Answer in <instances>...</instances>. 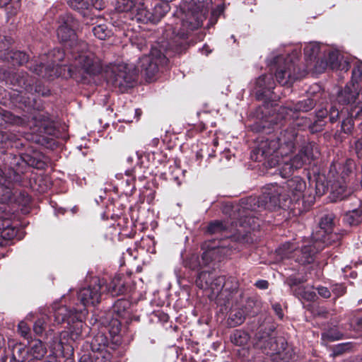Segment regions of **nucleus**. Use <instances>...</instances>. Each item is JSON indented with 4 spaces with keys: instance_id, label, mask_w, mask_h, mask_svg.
Listing matches in <instances>:
<instances>
[{
    "instance_id": "37",
    "label": "nucleus",
    "mask_w": 362,
    "mask_h": 362,
    "mask_svg": "<svg viewBox=\"0 0 362 362\" xmlns=\"http://www.w3.org/2000/svg\"><path fill=\"white\" fill-rule=\"evenodd\" d=\"M355 344L351 341L338 344L334 346L332 356L335 357L349 352L355 346Z\"/></svg>"
},
{
    "instance_id": "1",
    "label": "nucleus",
    "mask_w": 362,
    "mask_h": 362,
    "mask_svg": "<svg viewBox=\"0 0 362 362\" xmlns=\"http://www.w3.org/2000/svg\"><path fill=\"white\" fill-rule=\"evenodd\" d=\"M211 0H191L184 2L173 16V23L167 25L164 37L166 41L152 47L149 54L139 59L137 66L151 81L158 72L159 67L167 64L170 52L180 53L185 48L189 35L201 28L206 18Z\"/></svg>"
},
{
    "instance_id": "7",
    "label": "nucleus",
    "mask_w": 362,
    "mask_h": 362,
    "mask_svg": "<svg viewBox=\"0 0 362 362\" xmlns=\"http://www.w3.org/2000/svg\"><path fill=\"white\" fill-rule=\"evenodd\" d=\"M11 83L16 87L11 95L13 103H22L25 107L34 105L35 93L42 96L49 95L48 89L40 84H37L35 80L24 71L15 74L12 77Z\"/></svg>"
},
{
    "instance_id": "24",
    "label": "nucleus",
    "mask_w": 362,
    "mask_h": 362,
    "mask_svg": "<svg viewBox=\"0 0 362 362\" xmlns=\"http://www.w3.org/2000/svg\"><path fill=\"white\" fill-rule=\"evenodd\" d=\"M248 315L247 307L240 308L231 310L228 319V323L231 327H236L243 324Z\"/></svg>"
},
{
    "instance_id": "31",
    "label": "nucleus",
    "mask_w": 362,
    "mask_h": 362,
    "mask_svg": "<svg viewBox=\"0 0 362 362\" xmlns=\"http://www.w3.org/2000/svg\"><path fill=\"white\" fill-rule=\"evenodd\" d=\"M107 339L102 334H97L91 341V349L93 351L102 353L107 348Z\"/></svg>"
},
{
    "instance_id": "9",
    "label": "nucleus",
    "mask_w": 362,
    "mask_h": 362,
    "mask_svg": "<svg viewBox=\"0 0 362 362\" xmlns=\"http://www.w3.org/2000/svg\"><path fill=\"white\" fill-rule=\"evenodd\" d=\"M105 283L103 280L99 278H93L91 283L87 287L81 288L78 293V299L81 305H76L71 309L75 311L73 319L81 320L84 319L88 313L86 307L89 305H95L100 301L102 293L105 290L103 289Z\"/></svg>"
},
{
    "instance_id": "38",
    "label": "nucleus",
    "mask_w": 362,
    "mask_h": 362,
    "mask_svg": "<svg viewBox=\"0 0 362 362\" xmlns=\"http://www.w3.org/2000/svg\"><path fill=\"white\" fill-rule=\"evenodd\" d=\"M343 56L337 50L330 51L328 54L327 65L332 69H337L340 66L339 62L343 59Z\"/></svg>"
},
{
    "instance_id": "56",
    "label": "nucleus",
    "mask_w": 362,
    "mask_h": 362,
    "mask_svg": "<svg viewBox=\"0 0 362 362\" xmlns=\"http://www.w3.org/2000/svg\"><path fill=\"white\" fill-rule=\"evenodd\" d=\"M339 65L340 66L336 69L337 70L344 71L345 72H346L349 69V63L346 59H343L342 60H341L339 62Z\"/></svg>"
},
{
    "instance_id": "43",
    "label": "nucleus",
    "mask_w": 362,
    "mask_h": 362,
    "mask_svg": "<svg viewBox=\"0 0 362 362\" xmlns=\"http://www.w3.org/2000/svg\"><path fill=\"white\" fill-rule=\"evenodd\" d=\"M13 40L11 37L0 36V52H4L6 53L9 52V46L12 44Z\"/></svg>"
},
{
    "instance_id": "28",
    "label": "nucleus",
    "mask_w": 362,
    "mask_h": 362,
    "mask_svg": "<svg viewBox=\"0 0 362 362\" xmlns=\"http://www.w3.org/2000/svg\"><path fill=\"white\" fill-rule=\"evenodd\" d=\"M170 9L167 2L157 4L154 6L153 11H151L152 23H156L168 12Z\"/></svg>"
},
{
    "instance_id": "54",
    "label": "nucleus",
    "mask_w": 362,
    "mask_h": 362,
    "mask_svg": "<svg viewBox=\"0 0 362 362\" xmlns=\"http://www.w3.org/2000/svg\"><path fill=\"white\" fill-rule=\"evenodd\" d=\"M247 220L250 228L255 229L256 226H259V224L256 223V220H258L257 218H255L253 216L250 215L245 217L244 222L245 223Z\"/></svg>"
},
{
    "instance_id": "20",
    "label": "nucleus",
    "mask_w": 362,
    "mask_h": 362,
    "mask_svg": "<svg viewBox=\"0 0 362 362\" xmlns=\"http://www.w3.org/2000/svg\"><path fill=\"white\" fill-rule=\"evenodd\" d=\"M257 94L258 96L267 97L268 93L274 88L275 82L272 74H263L255 81Z\"/></svg>"
},
{
    "instance_id": "35",
    "label": "nucleus",
    "mask_w": 362,
    "mask_h": 362,
    "mask_svg": "<svg viewBox=\"0 0 362 362\" xmlns=\"http://www.w3.org/2000/svg\"><path fill=\"white\" fill-rule=\"evenodd\" d=\"M250 339L248 334L243 330L237 329L230 335V341L237 346H243Z\"/></svg>"
},
{
    "instance_id": "15",
    "label": "nucleus",
    "mask_w": 362,
    "mask_h": 362,
    "mask_svg": "<svg viewBox=\"0 0 362 362\" xmlns=\"http://www.w3.org/2000/svg\"><path fill=\"white\" fill-rule=\"evenodd\" d=\"M134 5L128 11H119L126 13L127 16L137 22L148 23H152L151 11L148 9L146 3L141 0H134Z\"/></svg>"
},
{
    "instance_id": "47",
    "label": "nucleus",
    "mask_w": 362,
    "mask_h": 362,
    "mask_svg": "<svg viewBox=\"0 0 362 362\" xmlns=\"http://www.w3.org/2000/svg\"><path fill=\"white\" fill-rule=\"evenodd\" d=\"M45 329V321L44 318L38 319L33 325V330L36 334H42Z\"/></svg>"
},
{
    "instance_id": "30",
    "label": "nucleus",
    "mask_w": 362,
    "mask_h": 362,
    "mask_svg": "<svg viewBox=\"0 0 362 362\" xmlns=\"http://www.w3.org/2000/svg\"><path fill=\"white\" fill-rule=\"evenodd\" d=\"M68 5L83 16L90 8V4L87 0H68Z\"/></svg>"
},
{
    "instance_id": "63",
    "label": "nucleus",
    "mask_w": 362,
    "mask_h": 362,
    "mask_svg": "<svg viewBox=\"0 0 362 362\" xmlns=\"http://www.w3.org/2000/svg\"><path fill=\"white\" fill-rule=\"evenodd\" d=\"M135 115L137 118V119H139L140 115H141V110L140 109H136L135 110Z\"/></svg>"
},
{
    "instance_id": "59",
    "label": "nucleus",
    "mask_w": 362,
    "mask_h": 362,
    "mask_svg": "<svg viewBox=\"0 0 362 362\" xmlns=\"http://www.w3.org/2000/svg\"><path fill=\"white\" fill-rule=\"evenodd\" d=\"M8 76V73L4 69L0 67V81H4Z\"/></svg>"
},
{
    "instance_id": "62",
    "label": "nucleus",
    "mask_w": 362,
    "mask_h": 362,
    "mask_svg": "<svg viewBox=\"0 0 362 362\" xmlns=\"http://www.w3.org/2000/svg\"><path fill=\"white\" fill-rule=\"evenodd\" d=\"M339 291L337 292V294L339 296L343 295L345 293V288L343 286H339Z\"/></svg>"
},
{
    "instance_id": "50",
    "label": "nucleus",
    "mask_w": 362,
    "mask_h": 362,
    "mask_svg": "<svg viewBox=\"0 0 362 362\" xmlns=\"http://www.w3.org/2000/svg\"><path fill=\"white\" fill-rule=\"evenodd\" d=\"M354 150L359 158H362V138L357 139L354 143Z\"/></svg>"
},
{
    "instance_id": "52",
    "label": "nucleus",
    "mask_w": 362,
    "mask_h": 362,
    "mask_svg": "<svg viewBox=\"0 0 362 362\" xmlns=\"http://www.w3.org/2000/svg\"><path fill=\"white\" fill-rule=\"evenodd\" d=\"M90 7H93L97 10H101L105 7V2L103 0H90Z\"/></svg>"
},
{
    "instance_id": "48",
    "label": "nucleus",
    "mask_w": 362,
    "mask_h": 362,
    "mask_svg": "<svg viewBox=\"0 0 362 362\" xmlns=\"http://www.w3.org/2000/svg\"><path fill=\"white\" fill-rule=\"evenodd\" d=\"M353 127L352 119L350 118H347L344 119L341 123V129L344 133L351 132Z\"/></svg>"
},
{
    "instance_id": "6",
    "label": "nucleus",
    "mask_w": 362,
    "mask_h": 362,
    "mask_svg": "<svg viewBox=\"0 0 362 362\" xmlns=\"http://www.w3.org/2000/svg\"><path fill=\"white\" fill-rule=\"evenodd\" d=\"M30 168L21 158H14L10 166L2 170L0 168V202H20L15 198L14 185H21Z\"/></svg>"
},
{
    "instance_id": "40",
    "label": "nucleus",
    "mask_w": 362,
    "mask_h": 362,
    "mask_svg": "<svg viewBox=\"0 0 362 362\" xmlns=\"http://www.w3.org/2000/svg\"><path fill=\"white\" fill-rule=\"evenodd\" d=\"M226 248L224 247H217L212 250H209L205 251L202 256V258L203 261L204 262V264L206 265L209 264V262L212 259H216V257H215V255L218 253L223 252V250H225Z\"/></svg>"
},
{
    "instance_id": "27",
    "label": "nucleus",
    "mask_w": 362,
    "mask_h": 362,
    "mask_svg": "<svg viewBox=\"0 0 362 362\" xmlns=\"http://www.w3.org/2000/svg\"><path fill=\"white\" fill-rule=\"evenodd\" d=\"M130 305V302L128 300L119 299L113 305V313L117 317L124 318L129 315Z\"/></svg>"
},
{
    "instance_id": "61",
    "label": "nucleus",
    "mask_w": 362,
    "mask_h": 362,
    "mask_svg": "<svg viewBox=\"0 0 362 362\" xmlns=\"http://www.w3.org/2000/svg\"><path fill=\"white\" fill-rule=\"evenodd\" d=\"M355 322L357 323L358 325V327H357V329H362V320L361 318H356L355 319Z\"/></svg>"
},
{
    "instance_id": "64",
    "label": "nucleus",
    "mask_w": 362,
    "mask_h": 362,
    "mask_svg": "<svg viewBox=\"0 0 362 362\" xmlns=\"http://www.w3.org/2000/svg\"><path fill=\"white\" fill-rule=\"evenodd\" d=\"M151 142L153 146H156L159 143V139L157 138H154Z\"/></svg>"
},
{
    "instance_id": "12",
    "label": "nucleus",
    "mask_w": 362,
    "mask_h": 362,
    "mask_svg": "<svg viewBox=\"0 0 362 362\" xmlns=\"http://www.w3.org/2000/svg\"><path fill=\"white\" fill-rule=\"evenodd\" d=\"M112 74L113 85L121 91L132 87L136 79L135 71L125 64H114Z\"/></svg>"
},
{
    "instance_id": "34",
    "label": "nucleus",
    "mask_w": 362,
    "mask_h": 362,
    "mask_svg": "<svg viewBox=\"0 0 362 362\" xmlns=\"http://www.w3.org/2000/svg\"><path fill=\"white\" fill-rule=\"evenodd\" d=\"M320 46L317 43H309L304 47V54L307 60L313 61L320 52Z\"/></svg>"
},
{
    "instance_id": "45",
    "label": "nucleus",
    "mask_w": 362,
    "mask_h": 362,
    "mask_svg": "<svg viewBox=\"0 0 362 362\" xmlns=\"http://www.w3.org/2000/svg\"><path fill=\"white\" fill-rule=\"evenodd\" d=\"M134 0H117V9L118 11H128L134 5Z\"/></svg>"
},
{
    "instance_id": "46",
    "label": "nucleus",
    "mask_w": 362,
    "mask_h": 362,
    "mask_svg": "<svg viewBox=\"0 0 362 362\" xmlns=\"http://www.w3.org/2000/svg\"><path fill=\"white\" fill-rule=\"evenodd\" d=\"M18 330L20 334L25 339H28L30 337V327L24 321L18 323Z\"/></svg>"
},
{
    "instance_id": "60",
    "label": "nucleus",
    "mask_w": 362,
    "mask_h": 362,
    "mask_svg": "<svg viewBox=\"0 0 362 362\" xmlns=\"http://www.w3.org/2000/svg\"><path fill=\"white\" fill-rule=\"evenodd\" d=\"M8 136L7 134L0 132V143L1 144L6 143V141L8 140Z\"/></svg>"
},
{
    "instance_id": "33",
    "label": "nucleus",
    "mask_w": 362,
    "mask_h": 362,
    "mask_svg": "<svg viewBox=\"0 0 362 362\" xmlns=\"http://www.w3.org/2000/svg\"><path fill=\"white\" fill-rule=\"evenodd\" d=\"M1 235L4 239H13L17 234V230L14 227L10 226V218L4 220L0 224Z\"/></svg>"
},
{
    "instance_id": "53",
    "label": "nucleus",
    "mask_w": 362,
    "mask_h": 362,
    "mask_svg": "<svg viewBox=\"0 0 362 362\" xmlns=\"http://www.w3.org/2000/svg\"><path fill=\"white\" fill-rule=\"evenodd\" d=\"M11 217V214L6 211L5 206H0V221H3L4 220L10 218Z\"/></svg>"
},
{
    "instance_id": "4",
    "label": "nucleus",
    "mask_w": 362,
    "mask_h": 362,
    "mask_svg": "<svg viewBox=\"0 0 362 362\" xmlns=\"http://www.w3.org/2000/svg\"><path fill=\"white\" fill-rule=\"evenodd\" d=\"M298 121L282 131L276 138L262 140L251 153L252 160L257 162L267 160L268 166L273 168L280 164L283 158L293 152L298 140V132L296 126H300Z\"/></svg>"
},
{
    "instance_id": "25",
    "label": "nucleus",
    "mask_w": 362,
    "mask_h": 362,
    "mask_svg": "<svg viewBox=\"0 0 362 362\" xmlns=\"http://www.w3.org/2000/svg\"><path fill=\"white\" fill-rule=\"evenodd\" d=\"M1 57L4 60L10 62L13 65H22L28 61V56L23 52L21 51H9L4 53Z\"/></svg>"
},
{
    "instance_id": "49",
    "label": "nucleus",
    "mask_w": 362,
    "mask_h": 362,
    "mask_svg": "<svg viewBox=\"0 0 362 362\" xmlns=\"http://www.w3.org/2000/svg\"><path fill=\"white\" fill-rule=\"evenodd\" d=\"M329 120L332 123H333L337 120L339 115V111L335 106H332L329 110Z\"/></svg>"
},
{
    "instance_id": "11",
    "label": "nucleus",
    "mask_w": 362,
    "mask_h": 362,
    "mask_svg": "<svg viewBox=\"0 0 362 362\" xmlns=\"http://www.w3.org/2000/svg\"><path fill=\"white\" fill-rule=\"evenodd\" d=\"M270 70L275 72L278 83L282 86L292 84L297 78L294 62L289 56L277 55L268 64Z\"/></svg>"
},
{
    "instance_id": "42",
    "label": "nucleus",
    "mask_w": 362,
    "mask_h": 362,
    "mask_svg": "<svg viewBox=\"0 0 362 362\" xmlns=\"http://www.w3.org/2000/svg\"><path fill=\"white\" fill-rule=\"evenodd\" d=\"M226 227L223 222L214 221L211 222L208 226V232L211 234L221 232L226 230Z\"/></svg>"
},
{
    "instance_id": "19",
    "label": "nucleus",
    "mask_w": 362,
    "mask_h": 362,
    "mask_svg": "<svg viewBox=\"0 0 362 362\" xmlns=\"http://www.w3.org/2000/svg\"><path fill=\"white\" fill-rule=\"evenodd\" d=\"M267 109L263 106L257 110V118L259 121L255 122L252 126L251 129L256 132H262L266 128H269L272 124H276L277 119L274 115H267Z\"/></svg>"
},
{
    "instance_id": "32",
    "label": "nucleus",
    "mask_w": 362,
    "mask_h": 362,
    "mask_svg": "<svg viewBox=\"0 0 362 362\" xmlns=\"http://www.w3.org/2000/svg\"><path fill=\"white\" fill-rule=\"evenodd\" d=\"M343 334L337 327H332L322 333V341L324 342L334 341L341 339Z\"/></svg>"
},
{
    "instance_id": "18",
    "label": "nucleus",
    "mask_w": 362,
    "mask_h": 362,
    "mask_svg": "<svg viewBox=\"0 0 362 362\" xmlns=\"http://www.w3.org/2000/svg\"><path fill=\"white\" fill-rule=\"evenodd\" d=\"M315 105V102L311 98H307L296 103H287L280 108L281 114L286 113L287 116L294 117V114L300 112L311 110Z\"/></svg>"
},
{
    "instance_id": "58",
    "label": "nucleus",
    "mask_w": 362,
    "mask_h": 362,
    "mask_svg": "<svg viewBox=\"0 0 362 362\" xmlns=\"http://www.w3.org/2000/svg\"><path fill=\"white\" fill-rule=\"evenodd\" d=\"M327 113H328V112L326 109H321V110H319L316 112V117L318 119H323V118L326 117V116L327 115Z\"/></svg>"
},
{
    "instance_id": "8",
    "label": "nucleus",
    "mask_w": 362,
    "mask_h": 362,
    "mask_svg": "<svg viewBox=\"0 0 362 362\" xmlns=\"http://www.w3.org/2000/svg\"><path fill=\"white\" fill-rule=\"evenodd\" d=\"M356 164L353 160L349 159L337 169L336 165H331L329 179L332 193L338 199L342 200L350 195L351 189L347 187L349 177L354 175Z\"/></svg>"
},
{
    "instance_id": "10",
    "label": "nucleus",
    "mask_w": 362,
    "mask_h": 362,
    "mask_svg": "<svg viewBox=\"0 0 362 362\" xmlns=\"http://www.w3.org/2000/svg\"><path fill=\"white\" fill-rule=\"evenodd\" d=\"M320 155L317 146L313 142L305 143L300 148L298 153L289 160L284 161L280 169L281 177H286L293 173L294 170L301 168L303 165L310 164L311 162Z\"/></svg>"
},
{
    "instance_id": "14",
    "label": "nucleus",
    "mask_w": 362,
    "mask_h": 362,
    "mask_svg": "<svg viewBox=\"0 0 362 362\" xmlns=\"http://www.w3.org/2000/svg\"><path fill=\"white\" fill-rule=\"evenodd\" d=\"M75 311L72 309H69L66 306H60L57 310H54V316L55 321L57 323H62L64 322H67L69 325L70 323H74L77 322L76 325L74 327L72 330L70 331L71 337L76 340L78 339L82 334V321L78 320L77 319H73L74 317Z\"/></svg>"
},
{
    "instance_id": "55",
    "label": "nucleus",
    "mask_w": 362,
    "mask_h": 362,
    "mask_svg": "<svg viewBox=\"0 0 362 362\" xmlns=\"http://www.w3.org/2000/svg\"><path fill=\"white\" fill-rule=\"evenodd\" d=\"M317 290L318 291L319 295L323 298H327L331 295L329 291L326 287L320 286L318 287Z\"/></svg>"
},
{
    "instance_id": "39",
    "label": "nucleus",
    "mask_w": 362,
    "mask_h": 362,
    "mask_svg": "<svg viewBox=\"0 0 362 362\" xmlns=\"http://www.w3.org/2000/svg\"><path fill=\"white\" fill-rule=\"evenodd\" d=\"M293 293L298 298H303L307 300H313L315 297V293L311 289L306 290L305 288L303 286L296 288L293 291Z\"/></svg>"
},
{
    "instance_id": "41",
    "label": "nucleus",
    "mask_w": 362,
    "mask_h": 362,
    "mask_svg": "<svg viewBox=\"0 0 362 362\" xmlns=\"http://www.w3.org/2000/svg\"><path fill=\"white\" fill-rule=\"evenodd\" d=\"M362 76V62H357L352 70L351 83H357Z\"/></svg>"
},
{
    "instance_id": "44",
    "label": "nucleus",
    "mask_w": 362,
    "mask_h": 362,
    "mask_svg": "<svg viewBox=\"0 0 362 362\" xmlns=\"http://www.w3.org/2000/svg\"><path fill=\"white\" fill-rule=\"evenodd\" d=\"M306 281V279L304 277L302 278H298L296 276H289L286 281V283L290 286L292 291L295 289L293 287L298 286L299 284L304 283Z\"/></svg>"
},
{
    "instance_id": "13",
    "label": "nucleus",
    "mask_w": 362,
    "mask_h": 362,
    "mask_svg": "<svg viewBox=\"0 0 362 362\" xmlns=\"http://www.w3.org/2000/svg\"><path fill=\"white\" fill-rule=\"evenodd\" d=\"M334 220L333 214H325L321 218L318 229L312 233V238L316 243L320 242L325 246L331 243Z\"/></svg>"
},
{
    "instance_id": "29",
    "label": "nucleus",
    "mask_w": 362,
    "mask_h": 362,
    "mask_svg": "<svg viewBox=\"0 0 362 362\" xmlns=\"http://www.w3.org/2000/svg\"><path fill=\"white\" fill-rule=\"evenodd\" d=\"M214 278V274L209 272H201L196 279L197 286L202 289H209L211 286V280Z\"/></svg>"
},
{
    "instance_id": "57",
    "label": "nucleus",
    "mask_w": 362,
    "mask_h": 362,
    "mask_svg": "<svg viewBox=\"0 0 362 362\" xmlns=\"http://www.w3.org/2000/svg\"><path fill=\"white\" fill-rule=\"evenodd\" d=\"M255 285L259 289H267L269 286V283L266 280L261 279L256 281Z\"/></svg>"
},
{
    "instance_id": "5",
    "label": "nucleus",
    "mask_w": 362,
    "mask_h": 362,
    "mask_svg": "<svg viewBox=\"0 0 362 362\" xmlns=\"http://www.w3.org/2000/svg\"><path fill=\"white\" fill-rule=\"evenodd\" d=\"M255 346L271 357L274 362H290L295 358V352L283 337H276L274 328L269 327L256 334Z\"/></svg>"
},
{
    "instance_id": "51",
    "label": "nucleus",
    "mask_w": 362,
    "mask_h": 362,
    "mask_svg": "<svg viewBox=\"0 0 362 362\" xmlns=\"http://www.w3.org/2000/svg\"><path fill=\"white\" fill-rule=\"evenodd\" d=\"M272 309L274 310L276 315L278 316L279 319H282L284 317V313L281 308V305L278 303H275L272 305Z\"/></svg>"
},
{
    "instance_id": "3",
    "label": "nucleus",
    "mask_w": 362,
    "mask_h": 362,
    "mask_svg": "<svg viewBox=\"0 0 362 362\" xmlns=\"http://www.w3.org/2000/svg\"><path fill=\"white\" fill-rule=\"evenodd\" d=\"M306 182L300 177L296 176L283 185L270 183L267 185L259 197H250L241 201L244 210L257 211L262 209L275 210L288 207L292 202L303 199L308 206L315 202V196L305 194Z\"/></svg>"
},
{
    "instance_id": "36",
    "label": "nucleus",
    "mask_w": 362,
    "mask_h": 362,
    "mask_svg": "<svg viewBox=\"0 0 362 362\" xmlns=\"http://www.w3.org/2000/svg\"><path fill=\"white\" fill-rule=\"evenodd\" d=\"M344 221L350 226L358 225L362 221V211L360 209H354L346 213Z\"/></svg>"
},
{
    "instance_id": "21",
    "label": "nucleus",
    "mask_w": 362,
    "mask_h": 362,
    "mask_svg": "<svg viewBox=\"0 0 362 362\" xmlns=\"http://www.w3.org/2000/svg\"><path fill=\"white\" fill-rule=\"evenodd\" d=\"M211 283V286H209V289H211L214 293H218L219 291L223 293L224 291L228 290L230 291V292L232 293L234 291H236L238 288V282L234 279L230 280L232 286L231 287H229V279L226 281H224L223 276L215 277L214 275V278L212 279Z\"/></svg>"
},
{
    "instance_id": "17",
    "label": "nucleus",
    "mask_w": 362,
    "mask_h": 362,
    "mask_svg": "<svg viewBox=\"0 0 362 362\" xmlns=\"http://www.w3.org/2000/svg\"><path fill=\"white\" fill-rule=\"evenodd\" d=\"M312 242V245H303L300 250H295L294 254L296 257V262L302 264L313 262L314 255L325 247L320 242L316 243L313 238Z\"/></svg>"
},
{
    "instance_id": "16",
    "label": "nucleus",
    "mask_w": 362,
    "mask_h": 362,
    "mask_svg": "<svg viewBox=\"0 0 362 362\" xmlns=\"http://www.w3.org/2000/svg\"><path fill=\"white\" fill-rule=\"evenodd\" d=\"M337 100L341 105L358 104L362 101V96L358 90V86L354 83L346 85L344 89L339 91Z\"/></svg>"
},
{
    "instance_id": "26",
    "label": "nucleus",
    "mask_w": 362,
    "mask_h": 362,
    "mask_svg": "<svg viewBox=\"0 0 362 362\" xmlns=\"http://www.w3.org/2000/svg\"><path fill=\"white\" fill-rule=\"evenodd\" d=\"M28 353L33 358L40 360L47 354V348L41 340L35 339L32 341Z\"/></svg>"
},
{
    "instance_id": "2",
    "label": "nucleus",
    "mask_w": 362,
    "mask_h": 362,
    "mask_svg": "<svg viewBox=\"0 0 362 362\" xmlns=\"http://www.w3.org/2000/svg\"><path fill=\"white\" fill-rule=\"evenodd\" d=\"M61 24L57 29L59 40L67 43L72 48L74 62L70 66L60 65L64 53L59 49H54L47 54L40 56L30 67L37 76L47 78L72 77L76 73L97 75L103 69L101 60L90 51L88 45L83 41L78 42L75 29L78 26L76 20L69 14L61 16Z\"/></svg>"
},
{
    "instance_id": "23",
    "label": "nucleus",
    "mask_w": 362,
    "mask_h": 362,
    "mask_svg": "<svg viewBox=\"0 0 362 362\" xmlns=\"http://www.w3.org/2000/svg\"><path fill=\"white\" fill-rule=\"evenodd\" d=\"M93 27L92 31L95 37L100 40H105L110 38L113 33L110 23L101 21Z\"/></svg>"
},
{
    "instance_id": "22",
    "label": "nucleus",
    "mask_w": 362,
    "mask_h": 362,
    "mask_svg": "<svg viewBox=\"0 0 362 362\" xmlns=\"http://www.w3.org/2000/svg\"><path fill=\"white\" fill-rule=\"evenodd\" d=\"M105 291L112 296L125 294L129 291V286L120 276H115L110 284L106 286Z\"/></svg>"
}]
</instances>
